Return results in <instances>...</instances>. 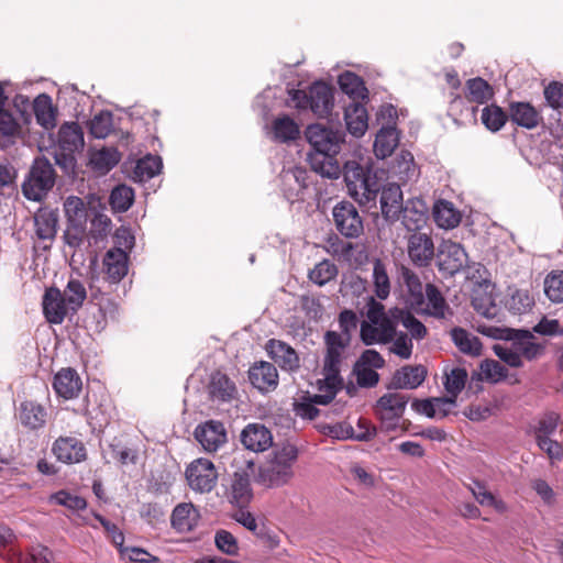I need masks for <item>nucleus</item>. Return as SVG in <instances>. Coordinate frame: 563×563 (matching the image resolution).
I'll list each match as a JSON object with an SVG mask.
<instances>
[{
  "label": "nucleus",
  "instance_id": "nucleus-1",
  "mask_svg": "<svg viewBox=\"0 0 563 563\" xmlns=\"http://www.w3.org/2000/svg\"><path fill=\"white\" fill-rule=\"evenodd\" d=\"M350 338H344L335 331H327L324 343L327 353L323 362V385L319 387L323 394H317L312 397V402L318 405H328L331 402L343 383L340 376V365L342 353L350 344Z\"/></svg>",
  "mask_w": 563,
  "mask_h": 563
},
{
  "label": "nucleus",
  "instance_id": "nucleus-2",
  "mask_svg": "<svg viewBox=\"0 0 563 563\" xmlns=\"http://www.w3.org/2000/svg\"><path fill=\"white\" fill-rule=\"evenodd\" d=\"M343 177L349 195L360 206L367 209L376 207L382 184L368 164L362 165L356 161H347L343 167Z\"/></svg>",
  "mask_w": 563,
  "mask_h": 563
},
{
  "label": "nucleus",
  "instance_id": "nucleus-3",
  "mask_svg": "<svg viewBox=\"0 0 563 563\" xmlns=\"http://www.w3.org/2000/svg\"><path fill=\"white\" fill-rule=\"evenodd\" d=\"M298 459L295 445L287 444L273 452L272 456L258 467L255 481L267 488L287 484L294 476L292 465Z\"/></svg>",
  "mask_w": 563,
  "mask_h": 563
},
{
  "label": "nucleus",
  "instance_id": "nucleus-4",
  "mask_svg": "<svg viewBox=\"0 0 563 563\" xmlns=\"http://www.w3.org/2000/svg\"><path fill=\"white\" fill-rule=\"evenodd\" d=\"M231 466L234 471L230 475L227 497L238 508H245L253 498L251 477L255 476L254 461L247 459L243 452H235Z\"/></svg>",
  "mask_w": 563,
  "mask_h": 563
},
{
  "label": "nucleus",
  "instance_id": "nucleus-5",
  "mask_svg": "<svg viewBox=\"0 0 563 563\" xmlns=\"http://www.w3.org/2000/svg\"><path fill=\"white\" fill-rule=\"evenodd\" d=\"M56 173L52 163L45 157H36L22 185L23 196L31 201H42L55 185Z\"/></svg>",
  "mask_w": 563,
  "mask_h": 563
},
{
  "label": "nucleus",
  "instance_id": "nucleus-6",
  "mask_svg": "<svg viewBox=\"0 0 563 563\" xmlns=\"http://www.w3.org/2000/svg\"><path fill=\"white\" fill-rule=\"evenodd\" d=\"M482 333L494 339L511 341L512 347L519 353V357L528 361L537 358L543 352V345L534 341L533 334L528 330H515L509 328H487Z\"/></svg>",
  "mask_w": 563,
  "mask_h": 563
},
{
  "label": "nucleus",
  "instance_id": "nucleus-7",
  "mask_svg": "<svg viewBox=\"0 0 563 563\" xmlns=\"http://www.w3.org/2000/svg\"><path fill=\"white\" fill-rule=\"evenodd\" d=\"M409 396L400 393H386L378 398L374 411L386 431L395 430L404 416Z\"/></svg>",
  "mask_w": 563,
  "mask_h": 563
},
{
  "label": "nucleus",
  "instance_id": "nucleus-8",
  "mask_svg": "<svg viewBox=\"0 0 563 563\" xmlns=\"http://www.w3.org/2000/svg\"><path fill=\"white\" fill-rule=\"evenodd\" d=\"M305 135L312 151L325 154H338L345 136L344 132L329 129L320 123L308 125Z\"/></svg>",
  "mask_w": 563,
  "mask_h": 563
},
{
  "label": "nucleus",
  "instance_id": "nucleus-9",
  "mask_svg": "<svg viewBox=\"0 0 563 563\" xmlns=\"http://www.w3.org/2000/svg\"><path fill=\"white\" fill-rule=\"evenodd\" d=\"M186 479L189 487L201 494L210 493L218 481V472L213 463L207 459H197L186 468Z\"/></svg>",
  "mask_w": 563,
  "mask_h": 563
},
{
  "label": "nucleus",
  "instance_id": "nucleus-10",
  "mask_svg": "<svg viewBox=\"0 0 563 563\" xmlns=\"http://www.w3.org/2000/svg\"><path fill=\"white\" fill-rule=\"evenodd\" d=\"M336 230L347 239L358 238L363 231V219L352 202L341 201L332 210Z\"/></svg>",
  "mask_w": 563,
  "mask_h": 563
},
{
  "label": "nucleus",
  "instance_id": "nucleus-11",
  "mask_svg": "<svg viewBox=\"0 0 563 563\" xmlns=\"http://www.w3.org/2000/svg\"><path fill=\"white\" fill-rule=\"evenodd\" d=\"M438 267L440 272L453 276L470 267L468 255L460 243L451 240L443 241L439 249Z\"/></svg>",
  "mask_w": 563,
  "mask_h": 563
},
{
  "label": "nucleus",
  "instance_id": "nucleus-12",
  "mask_svg": "<svg viewBox=\"0 0 563 563\" xmlns=\"http://www.w3.org/2000/svg\"><path fill=\"white\" fill-rule=\"evenodd\" d=\"M407 253L417 267H428L434 260L435 247L431 235L416 232L408 236Z\"/></svg>",
  "mask_w": 563,
  "mask_h": 563
},
{
  "label": "nucleus",
  "instance_id": "nucleus-13",
  "mask_svg": "<svg viewBox=\"0 0 563 563\" xmlns=\"http://www.w3.org/2000/svg\"><path fill=\"white\" fill-rule=\"evenodd\" d=\"M240 441L249 451L264 452L273 445V434L263 423L253 422L241 431Z\"/></svg>",
  "mask_w": 563,
  "mask_h": 563
},
{
  "label": "nucleus",
  "instance_id": "nucleus-14",
  "mask_svg": "<svg viewBox=\"0 0 563 563\" xmlns=\"http://www.w3.org/2000/svg\"><path fill=\"white\" fill-rule=\"evenodd\" d=\"M195 438L208 452H216L227 442L224 424L217 420H209L195 429Z\"/></svg>",
  "mask_w": 563,
  "mask_h": 563
},
{
  "label": "nucleus",
  "instance_id": "nucleus-15",
  "mask_svg": "<svg viewBox=\"0 0 563 563\" xmlns=\"http://www.w3.org/2000/svg\"><path fill=\"white\" fill-rule=\"evenodd\" d=\"M52 452L59 462L67 464L80 463L87 459L85 444L75 437L57 438L53 443Z\"/></svg>",
  "mask_w": 563,
  "mask_h": 563
},
{
  "label": "nucleus",
  "instance_id": "nucleus-16",
  "mask_svg": "<svg viewBox=\"0 0 563 563\" xmlns=\"http://www.w3.org/2000/svg\"><path fill=\"white\" fill-rule=\"evenodd\" d=\"M380 211L387 222L399 220L401 209L404 208L402 191L398 184L389 183L380 185Z\"/></svg>",
  "mask_w": 563,
  "mask_h": 563
},
{
  "label": "nucleus",
  "instance_id": "nucleus-17",
  "mask_svg": "<svg viewBox=\"0 0 563 563\" xmlns=\"http://www.w3.org/2000/svg\"><path fill=\"white\" fill-rule=\"evenodd\" d=\"M129 271V256L120 247L110 249L103 256L102 272L112 284L121 282Z\"/></svg>",
  "mask_w": 563,
  "mask_h": 563
},
{
  "label": "nucleus",
  "instance_id": "nucleus-18",
  "mask_svg": "<svg viewBox=\"0 0 563 563\" xmlns=\"http://www.w3.org/2000/svg\"><path fill=\"white\" fill-rule=\"evenodd\" d=\"M42 306L46 320L53 324H60L70 310L64 295L56 287L45 290Z\"/></svg>",
  "mask_w": 563,
  "mask_h": 563
},
{
  "label": "nucleus",
  "instance_id": "nucleus-19",
  "mask_svg": "<svg viewBox=\"0 0 563 563\" xmlns=\"http://www.w3.org/2000/svg\"><path fill=\"white\" fill-rule=\"evenodd\" d=\"M55 393L64 399L77 398L82 389V380L76 369L71 367L58 371L53 380Z\"/></svg>",
  "mask_w": 563,
  "mask_h": 563
},
{
  "label": "nucleus",
  "instance_id": "nucleus-20",
  "mask_svg": "<svg viewBox=\"0 0 563 563\" xmlns=\"http://www.w3.org/2000/svg\"><path fill=\"white\" fill-rule=\"evenodd\" d=\"M266 351L283 371L292 373L299 369V356L297 352L287 343L280 340L271 339L266 343Z\"/></svg>",
  "mask_w": 563,
  "mask_h": 563
},
{
  "label": "nucleus",
  "instance_id": "nucleus-21",
  "mask_svg": "<svg viewBox=\"0 0 563 563\" xmlns=\"http://www.w3.org/2000/svg\"><path fill=\"white\" fill-rule=\"evenodd\" d=\"M334 104L332 88L322 81H317L309 88V109L320 117L324 118L331 113Z\"/></svg>",
  "mask_w": 563,
  "mask_h": 563
},
{
  "label": "nucleus",
  "instance_id": "nucleus-22",
  "mask_svg": "<svg viewBox=\"0 0 563 563\" xmlns=\"http://www.w3.org/2000/svg\"><path fill=\"white\" fill-rule=\"evenodd\" d=\"M399 219L409 232H420L428 220L424 202L421 199L408 200L401 209Z\"/></svg>",
  "mask_w": 563,
  "mask_h": 563
},
{
  "label": "nucleus",
  "instance_id": "nucleus-23",
  "mask_svg": "<svg viewBox=\"0 0 563 563\" xmlns=\"http://www.w3.org/2000/svg\"><path fill=\"white\" fill-rule=\"evenodd\" d=\"M426 376L427 369L423 365H406L395 372L388 388L415 389L424 382Z\"/></svg>",
  "mask_w": 563,
  "mask_h": 563
},
{
  "label": "nucleus",
  "instance_id": "nucleus-24",
  "mask_svg": "<svg viewBox=\"0 0 563 563\" xmlns=\"http://www.w3.org/2000/svg\"><path fill=\"white\" fill-rule=\"evenodd\" d=\"M251 384L261 391H269L278 385V373L274 364L261 362L249 371Z\"/></svg>",
  "mask_w": 563,
  "mask_h": 563
},
{
  "label": "nucleus",
  "instance_id": "nucleus-25",
  "mask_svg": "<svg viewBox=\"0 0 563 563\" xmlns=\"http://www.w3.org/2000/svg\"><path fill=\"white\" fill-rule=\"evenodd\" d=\"M199 519V510L191 503H181L174 508L170 523L177 532L187 533L198 526Z\"/></svg>",
  "mask_w": 563,
  "mask_h": 563
},
{
  "label": "nucleus",
  "instance_id": "nucleus-26",
  "mask_svg": "<svg viewBox=\"0 0 563 563\" xmlns=\"http://www.w3.org/2000/svg\"><path fill=\"white\" fill-rule=\"evenodd\" d=\"M508 117L515 124L528 130L537 128L542 122V115L529 102H510Z\"/></svg>",
  "mask_w": 563,
  "mask_h": 563
},
{
  "label": "nucleus",
  "instance_id": "nucleus-27",
  "mask_svg": "<svg viewBox=\"0 0 563 563\" xmlns=\"http://www.w3.org/2000/svg\"><path fill=\"white\" fill-rule=\"evenodd\" d=\"M208 393L213 401L229 402L236 397L238 388L227 374L216 372L210 377Z\"/></svg>",
  "mask_w": 563,
  "mask_h": 563
},
{
  "label": "nucleus",
  "instance_id": "nucleus-28",
  "mask_svg": "<svg viewBox=\"0 0 563 563\" xmlns=\"http://www.w3.org/2000/svg\"><path fill=\"white\" fill-rule=\"evenodd\" d=\"M46 409L35 401H22L18 409V419L20 423L29 430H40L46 423Z\"/></svg>",
  "mask_w": 563,
  "mask_h": 563
},
{
  "label": "nucleus",
  "instance_id": "nucleus-29",
  "mask_svg": "<svg viewBox=\"0 0 563 563\" xmlns=\"http://www.w3.org/2000/svg\"><path fill=\"white\" fill-rule=\"evenodd\" d=\"M400 286L406 289L407 301L412 308H420L424 303L423 285L419 276L406 266L399 272Z\"/></svg>",
  "mask_w": 563,
  "mask_h": 563
},
{
  "label": "nucleus",
  "instance_id": "nucleus-30",
  "mask_svg": "<svg viewBox=\"0 0 563 563\" xmlns=\"http://www.w3.org/2000/svg\"><path fill=\"white\" fill-rule=\"evenodd\" d=\"M364 102L365 101L351 102L344 108L346 129L356 137L364 135L368 126V117Z\"/></svg>",
  "mask_w": 563,
  "mask_h": 563
},
{
  "label": "nucleus",
  "instance_id": "nucleus-31",
  "mask_svg": "<svg viewBox=\"0 0 563 563\" xmlns=\"http://www.w3.org/2000/svg\"><path fill=\"white\" fill-rule=\"evenodd\" d=\"M423 294L424 302L427 301L426 313L435 319H446L453 316L452 309L435 285L427 284Z\"/></svg>",
  "mask_w": 563,
  "mask_h": 563
},
{
  "label": "nucleus",
  "instance_id": "nucleus-32",
  "mask_svg": "<svg viewBox=\"0 0 563 563\" xmlns=\"http://www.w3.org/2000/svg\"><path fill=\"white\" fill-rule=\"evenodd\" d=\"M85 146L84 131L77 122H66L58 131V147L63 151L80 152Z\"/></svg>",
  "mask_w": 563,
  "mask_h": 563
},
{
  "label": "nucleus",
  "instance_id": "nucleus-33",
  "mask_svg": "<svg viewBox=\"0 0 563 563\" xmlns=\"http://www.w3.org/2000/svg\"><path fill=\"white\" fill-rule=\"evenodd\" d=\"M338 84L340 89L352 100L351 102L368 100V90L358 75L346 70L339 76Z\"/></svg>",
  "mask_w": 563,
  "mask_h": 563
},
{
  "label": "nucleus",
  "instance_id": "nucleus-34",
  "mask_svg": "<svg viewBox=\"0 0 563 563\" xmlns=\"http://www.w3.org/2000/svg\"><path fill=\"white\" fill-rule=\"evenodd\" d=\"M35 232L41 240H52L57 233L58 211L40 208L34 216Z\"/></svg>",
  "mask_w": 563,
  "mask_h": 563
},
{
  "label": "nucleus",
  "instance_id": "nucleus-35",
  "mask_svg": "<svg viewBox=\"0 0 563 563\" xmlns=\"http://www.w3.org/2000/svg\"><path fill=\"white\" fill-rule=\"evenodd\" d=\"M450 335L460 352L471 356H479L482 354V342L467 330L455 327L451 330Z\"/></svg>",
  "mask_w": 563,
  "mask_h": 563
},
{
  "label": "nucleus",
  "instance_id": "nucleus-36",
  "mask_svg": "<svg viewBox=\"0 0 563 563\" xmlns=\"http://www.w3.org/2000/svg\"><path fill=\"white\" fill-rule=\"evenodd\" d=\"M399 142L395 126H383L376 134L374 152L378 158H386L393 154Z\"/></svg>",
  "mask_w": 563,
  "mask_h": 563
},
{
  "label": "nucleus",
  "instance_id": "nucleus-37",
  "mask_svg": "<svg viewBox=\"0 0 563 563\" xmlns=\"http://www.w3.org/2000/svg\"><path fill=\"white\" fill-rule=\"evenodd\" d=\"M435 223L443 229H453L461 222V214L453 203L446 200H439L433 207Z\"/></svg>",
  "mask_w": 563,
  "mask_h": 563
},
{
  "label": "nucleus",
  "instance_id": "nucleus-38",
  "mask_svg": "<svg viewBox=\"0 0 563 563\" xmlns=\"http://www.w3.org/2000/svg\"><path fill=\"white\" fill-rule=\"evenodd\" d=\"M121 159V154L115 147H103L90 154V166L96 172L106 174L111 170Z\"/></svg>",
  "mask_w": 563,
  "mask_h": 563
},
{
  "label": "nucleus",
  "instance_id": "nucleus-39",
  "mask_svg": "<svg viewBox=\"0 0 563 563\" xmlns=\"http://www.w3.org/2000/svg\"><path fill=\"white\" fill-rule=\"evenodd\" d=\"M465 97L470 102L484 104L494 97V90L485 79L475 77L465 82Z\"/></svg>",
  "mask_w": 563,
  "mask_h": 563
},
{
  "label": "nucleus",
  "instance_id": "nucleus-40",
  "mask_svg": "<svg viewBox=\"0 0 563 563\" xmlns=\"http://www.w3.org/2000/svg\"><path fill=\"white\" fill-rule=\"evenodd\" d=\"M34 114L40 125L46 130L53 129L56 124L55 110L48 95L42 93L34 100Z\"/></svg>",
  "mask_w": 563,
  "mask_h": 563
},
{
  "label": "nucleus",
  "instance_id": "nucleus-41",
  "mask_svg": "<svg viewBox=\"0 0 563 563\" xmlns=\"http://www.w3.org/2000/svg\"><path fill=\"white\" fill-rule=\"evenodd\" d=\"M20 133L21 126L13 115L4 109L0 110V147L8 148L13 145Z\"/></svg>",
  "mask_w": 563,
  "mask_h": 563
},
{
  "label": "nucleus",
  "instance_id": "nucleus-42",
  "mask_svg": "<svg viewBox=\"0 0 563 563\" xmlns=\"http://www.w3.org/2000/svg\"><path fill=\"white\" fill-rule=\"evenodd\" d=\"M299 133L298 124L288 115L276 118L273 122L274 139L280 143L296 140Z\"/></svg>",
  "mask_w": 563,
  "mask_h": 563
},
{
  "label": "nucleus",
  "instance_id": "nucleus-43",
  "mask_svg": "<svg viewBox=\"0 0 563 563\" xmlns=\"http://www.w3.org/2000/svg\"><path fill=\"white\" fill-rule=\"evenodd\" d=\"M64 295L69 309L73 312H77L84 305L87 298V290L85 285L76 278H70L62 291Z\"/></svg>",
  "mask_w": 563,
  "mask_h": 563
},
{
  "label": "nucleus",
  "instance_id": "nucleus-44",
  "mask_svg": "<svg viewBox=\"0 0 563 563\" xmlns=\"http://www.w3.org/2000/svg\"><path fill=\"white\" fill-rule=\"evenodd\" d=\"M509 117L497 104H489L482 109L481 121L490 132H498L504 128Z\"/></svg>",
  "mask_w": 563,
  "mask_h": 563
},
{
  "label": "nucleus",
  "instance_id": "nucleus-45",
  "mask_svg": "<svg viewBox=\"0 0 563 563\" xmlns=\"http://www.w3.org/2000/svg\"><path fill=\"white\" fill-rule=\"evenodd\" d=\"M394 319L409 332L411 340L420 341L428 334L427 327L409 311L399 310Z\"/></svg>",
  "mask_w": 563,
  "mask_h": 563
},
{
  "label": "nucleus",
  "instance_id": "nucleus-46",
  "mask_svg": "<svg viewBox=\"0 0 563 563\" xmlns=\"http://www.w3.org/2000/svg\"><path fill=\"white\" fill-rule=\"evenodd\" d=\"M162 167V158L159 156L148 154L137 161L133 173L134 176L142 181L151 179L159 174Z\"/></svg>",
  "mask_w": 563,
  "mask_h": 563
},
{
  "label": "nucleus",
  "instance_id": "nucleus-47",
  "mask_svg": "<svg viewBox=\"0 0 563 563\" xmlns=\"http://www.w3.org/2000/svg\"><path fill=\"white\" fill-rule=\"evenodd\" d=\"M134 191L126 185H119L114 187L110 194V205L117 212L126 211L133 203Z\"/></svg>",
  "mask_w": 563,
  "mask_h": 563
},
{
  "label": "nucleus",
  "instance_id": "nucleus-48",
  "mask_svg": "<svg viewBox=\"0 0 563 563\" xmlns=\"http://www.w3.org/2000/svg\"><path fill=\"white\" fill-rule=\"evenodd\" d=\"M338 275V267L329 260H323L309 272V279L318 285L324 286Z\"/></svg>",
  "mask_w": 563,
  "mask_h": 563
},
{
  "label": "nucleus",
  "instance_id": "nucleus-49",
  "mask_svg": "<svg viewBox=\"0 0 563 563\" xmlns=\"http://www.w3.org/2000/svg\"><path fill=\"white\" fill-rule=\"evenodd\" d=\"M329 434L339 440L352 439L355 441H369L373 439V431L367 430L364 432H355L353 427L349 423L341 422L329 426Z\"/></svg>",
  "mask_w": 563,
  "mask_h": 563
},
{
  "label": "nucleus",
  "instance_id": "nucleus-50",
  "mask_svg": "<svg viewBox=\"0 0 563 563\" xmlns=\"http://www.w3.org/2000/svg\"><path fill=\"white\" fill-rule=\"evenodd\" d=\"M544 294L552 302H563V271L552 272L545 277Z\"/></svg>",
  "mask_w": 563,
  "mask_h": 563
},
{
  "label": "nucleus",
  "instance_id": "nucleus-51",
  "mask_svg": "<svg viewBox=\"0 0 563 563\" xmlns=\"http://www.w3.org/2000/svg\"><path fill=\"white\" fill-rule=\"evenodd\" d=\"M533 305V298L529 295L528 290L523 289H516L512 291L510 298L506 302L508 309L516 314L528 312L531 310Z\"/></svg>",
  "mask_w": 563,
  "mask_h": 563
},
{
  "label": "nucleus",
  "instance_id": "nucleus-52",
  "mask_svg": "<svg viewBox=\"0 0 563 563\" xmlns=\"http://www.w3.org/2000/svg\"><path fill=\"white\" fill-rule=\"evenodd\" d=\"M113 115L110 111H101L96 114L89 122V131L96 139H104L112 129Z\"/></svg>",
  "mask_w": 563,
  "mask_h": 563
},
{
  "label": "nucleus",
  "instance_id": "nucleus-53",
  "mask_svg": "<svg viewBox=\"0 0 563 563\" xmlns=\"http://www.w3.org/2000/svg\"><path fill=\"white\" fill-rule=\"evenodd\" d=\"M373 279L376 296L384 300L389 296L390 283L385 265L377 260L373 268Z\"/></svg>",
  "mask_w": 563,
  "mask_h": 563
},
{
  "label": "nucleus",
  "instance_id": "nucleus-54",
  "mask_svg": "<svg viewBox=\"0 0 563 563\" xmlns=\"http://www.w3.org/2000/svg\"><path fill=\"white\" fill-rule=\"evenodd\" d=\"M109 449L111 457L121 465L136 463L137 451L123 444L121 440L114 438L113 441L109 444Z\"/></svg>",
  "mask_w": 563,
  "mask_h": 563
},
{
  "label": "nucleus",
  "instance_id": "nucleus-55",
  "mask_svg": "<svg viewBox=\"0 0 563 563\" xmlns=\"http://www.w3.org/2000/svg\"><path fill=\"white\" fill-rule=\"evenodd\" d=\"M467 379V371L465 368L455 367L449 374H445L444 387L449 395L457 398Z\"/></svg>",
  "mask_w": 563,
  "mask_h": 563
},
{
  "label": "nucleus",
  "instance_id": "nucleus-56",
  "mask_svg": "<svg viewBox=\"0 0 563 563\" xmlns=\"http://www.w3.org/2000/svg\"><path fill=\"white\" fill-rule=\"evenodd\" d=\"M507 368L495 360H485L481 363V373L476 374L478 379L483 375L486 379L498 382L507 376ZM475 374L472 376L474 378Z\"/></svg>",
  "mask_w": 563,
  "mask_h": 563
},
{
  "label": "nucleus",
  "instance_id": "nucleus-57",
  "mask_svg": "<svg viewBox=\"0 0 563 563\" xmlns=\"http://www.w3.org/2000/svg\"><path fill=\"white\" fill-rule=\"evenodd\" d=\"M353 374L356 377L357 385L363 388H372L376 386L379 380V375L374 368L364 366L357 362L354 364Z\"/></svg>",
  "mask_w": 563,
  "mask_h": 563
},
{
  "label": "nucleus",
  "instance_id": "nucleus-58",
  "mask_svg": "<svg viewBox=\"0 0 563 563\" xmlns=\"http://www.w3.org/2000/svg\"><path fill=\"white\" fill-rule=\"evenodd\" d=\"M18 169L9 162H0V192L15 190Z\"/></svg>",
  "mask_w": 563,
  "mask_h": 563
},
{
  "label": "nucleus",
  "instance_id": "nucleus-59",
  "mask_svg": "<svg viewBox=\"0 0 563 563\" xmlns=\"http://www.w3.org/2000/svg\"><path fill=\"white\" fill-rule=\"evenodd\" d=\"M214 543L221 552L228 555H236L239 553V545L235 537L227 530L217 531L214 536Z\"/></svg>",
  "mask_w": 563,
  "mask_h": 563
},
{
  "label": "nucleus",
  "instance_id": "nucleus-60",
  "mask_svg": "<svg viewBox=\"0 0 563 563\" xmlns=\"http://www.w3.org/2000/svg\"><path fill=\"white\" fill-rule=\"evenodd\" d=\"M390 351L400 358L408 360L412 354V340L405 332H396Z\"/></svg>",
  "mask_w": 563,
  "mask_h": 563
},
{
  "label": "nucleus",
  "instance_id": "nucleus-61",
  "mask_svg": "<svg viewBox=\"0 0 563 563\" xmlns=\"http://www.w3.org/2000/svg\"><path fill=\"white\" fill-rule=\"evenodd\" d=\"M559 419L560 417L555 412H548L540 418L534 431L536 439L551 437L558 428Z\"/></svg>",
  "mask_w": 563,
  "mask_h": 563
},
{
  "label": "nucleus",
  "instance_id": "nucleus-62",
  "mask_svg": "<svg viewBox=\"0 0 563 563\" xmlns=\"http://www.w3.org/2000/svg\"><path fill=\"white\" fill-rule=\"evenodd\" d=\"M57 505L64 506L71 510H82L87 507V501L80 496L71 495L65 490H59L52 496Z\"/></svg>",
  "mask_w": 563,
  "mask_h": 563
},
{
  "label": "nucleus",
  "instance_id": "nucleus-63",
  "mask_svg": "<svg viewBox=\"0 0 563 563\" xmlns=\"http://www.w3.org/2000/svg\"><path fill=\"white\" fill-rule=\"evenodd\" d=\"M473 308L485 318H494L496 316V305L490 295H475L472 298Z\"/></svg>",
  "mask_w": 563,
  "mask_h": 563
},
{
  "label": "nucleus",
  "instance_id": "nucleus-64",
  "mask_svg": "<svg viewBox=\"0 0 563 563\" xmlns=\"http://www.w3.org/2000/svg\"><path fill=\"white\" fill-rule=\"evenodd\" d=\"M544 97L554 109L563 108V84L553 81L544 89Z\"/></svg>",
  "mask_w": 563,
  "mask_h": 563
}]
</instances>
